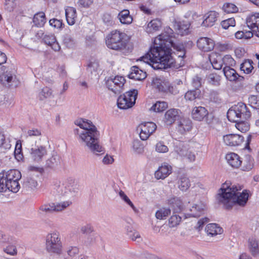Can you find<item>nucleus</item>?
Returning <instances> with one entry per match:
<instances>
[{"label": "nucleus", "instance_id": "nucleus-51", "mask_svg": "<svg viewBox=\"0 0 259 259\" xmlns=\"http://www.w3.org/2000/svg\"><path fill=\"white\" fill-rule=\"evenodd\" d=\"M249 104L252 108L259 109V96L251 95L248 98Z\"/></svg>", "mask_w": 259, "mask_h": 259}, {"label": "nucleus", "instance_id": "nucleus-46", "mask_svg": "<svg viewBox=\"0 0 259 259\" xmlns=\"http://www.w3.org/2000/svg\"><path fill=\"white\" fill-rule=\"evenodd\" d=\"M223 65L225 67L233 66L235 65L236 62L230 55H226L222 58Z\"/></svg>", "mask_w": 259, "mask_h": 259}, {"label": "nucleus", "instance_id": "nucleus-23", "mask_svg": "<svg viewBox=\"0 0 259 259\" xmlns=\"http://www.w3.org/2000/svg\"><path fill=\"white\" fill-rule=\"evenodd\" d=\"M223 72L226 78L230 81H240L243 79V77L240 76L235 70L230 67H224Z\"/></svg>", "mask_w": 259, "mask_h": 259}, {"label": "nucleus", "instance_id": "nucleus-18", "mask_svg": "<svg viewBox=\"0 0 259 259\" xmlns=\"http://www.w3.org/2000/svg\"><path fill=\"white\" fill-rule=\"evenodd\" d=\"M179 110L171 108L165 113L163 121L166 125H171L179 118Z\"/></svg>", "mask_w": 259, "mask_h": 259}, {"label": "nucleus", "instance_id": "nucleus-36", "mask_svg": "<svg viewBox=\"0 0 259 259\" xmlns=\"http://www.w3.org/2000/svg\"><path fill=\"white\" fill-rule=\"evenodd\" d=\"M209 60L213 68L217 70L221 69L223 67L222 59L215 54H211L209 55Z\"/></svg>", "mask_w": 259, "mask_h": 259}, {"label": "nucleus", "instance_id": "nucleus-24", "mask_svg": "<svg viewBox=\"0 0 259 259\" xmlns=\"http://www.w3.org/2000/svg\"><path fill=\"white\" fill-rule=\"evenodd\" d=\"M128 77L131 79L141 80L146 77V73L140 69L138 67L134 66L131 68Z\"/></svg>", "mask_w": 259, "mask_h": 259}, {"label": "nucleus", "instance_id": "nucleus-39", "mask_svg": "<svg viewBox=\"0 0 259 259\" xmlns=\"http://www.w3.org/2000/svg\"><path fill=\"white\" fill-rule=\"evenodd\" d=\"M190 24L189 22L182 21L177 24L178 33L181 35L187 34Z\"/></svg>", "mask_w": 259, "mask_h": 259}, {"label": "nucleus", "instance_id": "nucleus-45", "mask_svg": "<svg viewBox=\"0 0 259 259\" xmlns=\"http://www.w3.org/2000/svg\"><path fill=\"white\" fill-rule=\"evenodd\" d=\"M253 62L251 60H245L240 65V69L245 73L248 74L251 72L253 69Z\"/></svg>", "mask_w": 259, "mask_h": 259}, {"label": "nucleus", "instance_id": "nucleus-30", "mask_svg": "<svg viewBox=\"0 0 259 259\" xmlns=\"http://www.w3.org/2000/svg\"><path fill=\"white\" fill-rule=\"evenodd\" d=\"M248 250L253 257L259 256V244L257 240L253 238L248 240Z\"/></svg>", "mask_w": 259, "mask_h": 259}, {"label": "nucleus", "instance_id": "nucleus-47", "mask_svg": "<svg viewBox=\"0 0 259 259\" xmlns=\"http://www.w3.org/2000/svg\"><path fill=\"white\" fill-rule=\"evenodd\" d=\"M53 212H54L53 203L43 204L39 208V212L40 213H52Z\"/></svg>", "mask_w": 259, "mask_h": 259}, {"label": "nucleus", "instance_id": "nucleus-63", "mask_svg": "<svg viewBox=\"0 0 259 259\" xmlns=\"http://www.w3.org/2000/svg\"><path fill=\"white\" fill-rule=\"evenodd\" d=\"M207 222H208V219L206 218H202V219H200L197 222V225L195 227L196 229L199 231H200L202 229V227L204 225V224L206 223Z\"/></svg>", "mask_w": 259, "mask_h": 259}, {"label": "nucleus", "instance_id": "nucleus-57", "mask_svg": "<svg viewBox=\"0 0 259 259\" xmlns=\"http://www.w3.org/2000/svg\"><path fill=\"white\" fill-rule=\"evenodd\" d=\"M5 8L8 11H13L16 6V0H4Z\"/></svg>", "mask_w": 259, "mask_h": 259}, {"label": "nucleus", "instance_id": "nucleus-27", "mask_svg": "<svg viewBox=\"0 0 259 259\" xmlns=\"http://www.w3.org/2000/svg\"><path fill=\"white\" fill-rule=\"evenodd\" d=\"M226 159L229 165L234 168H238L242 163L240 156L235 153L227 154Z\"/></svg>", "mask_w": 259, "mask_h": 259}, {"label": "nucleus", "instance_id": "nucleus-25", "mask_svg": "<svg viewBox=\"0 0 259 259\" xmlns=\"http://www.w3.org/2000/svg\"><path fill=\"white\" fill-rule=\"evenodd\" d=\"M162 26L161 21L158 19L152 20L145 27V31L149 34H153L158 31Z\"/></svg>", "mask_w": 259, "mask_h": 259}, {"label": "nucleus", "instance_id": "nucleus-31", "mask_svg": "<svg viewBox=\"0 0 259 259\" xmlns=\"http://www.w3.org/2000/svg\"><path fill=\"white\" fill-rule=\"evenodd\" d=\"M15 79V76L10 72L7 71L0 76L1 82L5 86H11Z\"/></svg>", "mask_w": 259, "mask_h": 259}, {"label": "nucleus", "instance_id": "nucleus-58", "mask_svg": "<svg viewBox=\"0 0 259 259\" xmlns=\"http://www.w3.org/2000/svg\"><path fill=\"white\" fill-rule=\"evenodd\" d=\"M192 85L195 89H199L202 85V78L198 76H195L192 79Z\"/></svg>", "mask_w": 259, "mask_h": 259}, {"label": "nucleus", "instance_id": "nucleus-2", "mask_svg": "<svg viewBox=\"0 0 259 259\" xmlns=\"http://www.w3.org/2000/svg\"><path fill=\"white\" fill-rule=\"evenodd\" d=\"M242 189L241 186H228L227 184H224L220 189L219 193V200L226 208L229 209L234 205L238 204L244 206L248 199V193L246 190L242 192H238Z\"/></svg>", "mask_w": 259, "mask_h": 259}, {"label": "nucleus", "instance_id": "nucleus-53", "mask_svg": "<svg viewBox=\"0 0 259 259\" xmlns=\"http://www.w3.org/2000/svg\"><path fill=\"white\" fill-rule=\"evenodd\" d=\"M235 24L236 22L233 18L227 19L222 21L221 22L222 27L225 29H227L230 27H234L235 26Z\"/></svg>", "mask_w": 259, "mask_h": 259}, {"label": "nucleus", "instance_id": "nucleus-38", "mask_svg": "<svg viewBox=\"0 0 259 259\" xmlns=\"http://www.w3.org/2000/svg\"><path fill=\"white\" fill-rule=\"evenodd\" d=\"M171 209L162 207L157 210L155 212V217L158 220H165L170 214Z\"/></svg>", "mask_w": 259, "mask_h": 259}, {"label": "nucleus", "instance_id": "nucleus-41", "mask_svg": "<svg viewBox=\"0 0 259 259\" xmlns=\"http://www.w3.org/2000/svg\"><path fill=\"white\" fill-rule=\"evenodd\" d=\"M189 150V148L187 145H184L183 143L181 142H179L175 148L176 152L182 157L187 156Z\"/></svg>", "mask_w": 259, "mask_h": 259}, {"label": "nucleus", "instance_id": "nucleus-7", "mask_svg": "<svg viewBox=\"0 0 259 259\" xmlns=\"http://www.w3.org/2000/svg\"><path fill=\"white\" fill-rule=\"evenodd\" d=\"M46 249L50 254L59 255L62 253L63 244L60 233L53 231L46 237Z\"/></svg>", "mask_w": 259, "mask_h": 259}, {"label": "nucleus", "instance_id": "nucleus-60", "mask_svg": "<svg viewBox=\"0 0 259 259\" xmlns=\"http://www.w3.org/2000/svg\"><path fill=\"white\" fill-rule=\"evenodd\" d=\"M50 25L55 28H60L62 25V21L57 19H52L49 21Z\"/></svg>", "mask_w": 259, "mask_h": 259}, {"label": "nucleus", "instance_id": "nucleus-8", "mask_svg": "<svg viewBox=\"0 0 259 259\" xmlns=\"http://www.w3.org/2000/svg\"><path fill=\"white\" fill-rule=\"evenodd\" d=\"M251 115L246 105L242 102L238 103L229 109L227 117L229 120L237 122L240 120H246Z\"/></svg>", "mask_w": 259, "mask_h": 259}, {"label": "nucleus", "instance_id": "nucleus-50", "mask_svg": "<svg viewBox=\"0 0 259 259\" xmlns=\"http://www.w3.org/2000/svg\"><path fill=\"white\" fill-rule=\"evenodd\" d=\"M221 77L215 73L209 74L208 77V80L209 83L214 85H219L220 83Z\"/></svg>", "mask_w": 259, "mask_h": 259}, {"label": "nucleus", "instance_id": "nucleus-21", "mask_svg": "<svg viewBox=\"0 0 259 259\" xmlns=\"http://www.w3.org/2000/svg\"><path fill=\"white\" fill-rule=\"evenodd\" d=\"M205 231L208 236L214 237L218 235L222 234L223 233V229L218 224L211 223L205 227Z\"/></svg>", "mask_w": 259, "mask_h": 259}, {"label": "nucleus", "instance_id": "nucleus-44", "mask_svg": "<svg viewBox=\"0 0 259 259\" xmlns=\"http://www.w3.org/2000/svg\"><path fill=\"white\" fill-rule=\"evenodd\" d=\"M132 149L135 154H142L144 152V146L140 141L136 140L133 142Z\"/></svg>", "mask_w": 259, "mask_h": 259}, {"label": "nucleus", "instance_id": "nucleus-32", "mask_svg": "<svg viewBox=\"0 0 259 259\" xmlns=\"http://www.w3.org/2000/svg\"><path fill=\"white\" fill-rule=\"evenodd\" d=\"M178 188L182 192H186L191 186L189 179L185 176L180 177L177 182Z\"/></svg>", "mask_w": 259, "mask_h": 259}, {"label": "nucleus", "instance_id": "nucleus-12", "mask_svg": "<svg viewBox=\"0 0 259 259\" xmlns=\"http://www.w3.org/2000/svg\"><path fill=\"white\" fill-rule=\"evenodd\" d=\"M215 42L213 39L207 37H201L197 41V47L199 50L204 52L212 51Z\"/></svg>", "mask_w": 259, "mask_h": 259}, {"label": "nucleus", "instance_id": "nucleus-17", "mask_svg": "<svg viewBox=\"0 0 259 259\" xmlns=\"http://www.w3.org/2000/svg\"><path fill=\"white\" fill-rule=\"evenodd\" d=\"M219 14L214 11L206 13L204 16V20L201 23L203 27H211L213 26L218 20Z\"/></svg>", "mask_w": 259, "mask_h": 259}, {"label": "nucleus", "instance_id": "nucleus-9", "mask_svg": "<svg viewBox=\"0 0 259 259\" xmlns=\"http://www.w3.org/2000/svg\"><path fill=\"white\" fill-rule=\"evenodd\" d=\"M137 95L138 91L134 89L120 96L117 102L118 108L127 109L132 107L135 104Z\"/></svg>", "mask_w": 259, "mask_h": 259}, {"label": "nucleus", "instance_id": "nucleus-5", "mask_svg": "<svg viewBox=\"0 0 259 259\" xmlns=\"http://www.w3.org/2000/svg\"><path fill=\"white\" fill-rule=\"evenodd\" d=\"M125 34L118 30L112 31L106 37V44L110 49L126 54L131 52L132 47L125 38Z\"/></svg>", "mask_w": 259, "mask_h": 259}, {"label": "nucleus", "instance_id": "nucleus-22", "mask_svg": "<svg viewBox=\"0 0 259 259\" xmlns=\"http://www.w3.org/2000/svg\"><path fill=\"white\" fill-rule=\"evenodd\" d=\"M42 39L44 43L51 47L54 51L58 52L60 50L61 47L54 34H46Z\"/></svg>", "mask_w": 259, "mask_h": 259}, {"label": "nucleus", "instance_id": "nucleus-33", "mask_svg": "<svg viewBox=\"0 0 259 259\" xmlns=\"http://www.w3.org/2000/svg\"><path fill=\"white\" fill-rule=\"evenodd\" d=\"M65 15L68 24L73 25L76 18V10L73 7H67L65 9Z\"/></svg>", "mask_w": 259, "mask_h": 259}, {"label": "nucleus", "instance_id": "nucleus-10", "mask_svg": "<svg viewBox=\"0 0 259 259\" xmlns=\"http://www.w3.org/2000/svg\"><path fill=\"white\" fill-rule=\"evenodd\" d=\"M125 80L123 76H116L108 78L106 81L107 88L115 94H120L123 89Z\"/></svg>", "mask_w": 259, "mask_h": 259}, {"label": "nucleus", "instance_id": "nucleus-13", "mask_svg": "<svg viewBox=\"0 0 259 259\" xmlns=\"http://www.w3.org/2000/svg\"><path fill=\"white\" fill-rule=\"evenodd\" d=\"M47 153L46 147L43 146L31 148L29 150L30 158L37 162L41 161L43 157L47 155Z\"/></svg>", "mask_w": 259, "mask_h": 259}, {"label": "nucleus", "instance_id": "nucleus-61", "mask_svg": "<svg viewBox=\"0 0 259 259\" xmlns=\"http://www.w3.org/2000/svg\"><path fill=\"white\" fill-rule=\"evenodd\" d=\"M64 43L69 48L73 47L76 44V41L71 36H66L64 39Z\"/></svg>", "mask_w": 259, "mask_h": 259}, {"label": "nucleus", "instance_id": "nucleus-48", "mask_svg": "<svg viewBox=\"0 0 259 259\" xmlns=\"http://www.w3.org/2000/svg\"><path fill=\"white\" fill-rule=\"evenodd\" d=\"M243 120H240L236 122V128L241 132L242 133L246 132L249 129V125L247 122L243 121Z\"/></svg>", "mask_w": 259, "mask_h": 259}, {"label": "nucleus", "instance_id": "nucleus-19", "mask_svg": "<svg viewBox=\"0 0 259 259\" xmlns=\"http://www.w3.org/2000/svg\"><path fill=\"white\" fill-rule=\"evenodd\" d=\"M172 171L171 166L167 163H163L155 172L156 179H164L169 176Z\"/></svg>", "mask_w": 259, "mask_h": 259}, {"label": "nucleus", "instance_id": "nucleus-35", "mask_svg": "<svg viewBox=\"0 0 259 259\" xmlns=\"http://www.w3.org/2000/svg\"><path fill=\"white\" fill-rule=\"evenodd\" d=\"M60 157L56 152H53L52 156L46 161V166L50 168H54L60 163Z\"/></svg>", "mask_w": 259, "mask_h": 259}, {"label": "nucleus", "instance_id": "nucleus-4", "mask_svg": "<svg viewBox=\"0 0 259 259\" xmlns=\"http://www.w3.org/2000/svg\"><path fill=\"white\" fill-rule=\"evenodd\" d=\"M21 172L17 169H10L0 172V192L7 190L14 193L17 192L20 186L19 181L21 178Z\"/></svg>", "mask_w": 259, "mask_h": 259}, {"label": "nucleus", "instance_id": "nucleus-15", "mask_svg": "<svg viewBox=\"0 0 259 259\" xmlns=\"http://www.w3.org/2000/svg\"><path fill=\"white\" fill-rule=\"evenodd\" d=\"M167 203L172 210L174 213L181 212L184 210V203L180 197H171L167 200Z\"/></svg>", "mask_w": 259, "mask_h": 259}, {"label": "nucleus", "instance_id": "nucleus-55", "mask_svg": "<svg viewBox=\"0 0 259 259\" xmlns=\"http://www.w3.org/2000/svg\"><path fill=\"white\" fill-rule=\"evenodd\" d=\"M23 186L26 188L33 189L37 187V182L31 178H27L24 182Z\"/></svg>", "mask_w": 259, "mask_h": 259}, {"label": "nucleus", "instance_id": "nucleus-54", "mask_svg": "<svg viewBox=\"0 0 259 259\" xmlns=\"http://www.w3.org/2000/svg\"><path fill=\"white\" fill-rule=\"evenodd\" d=\"M52 93L53 92L51 89L48 87L44 88L39 93V98L43 100L46 98L51 97L52 96Z\"/></svg>", "mask_w": 259, "mask_h": 259}, {"label": "nucleus", "instance_id": "nucleus-3", "mask_svg": "<svg viewBox=\"0 0 259 259\" xmlns=\"http://www.w3.org/2000/svg\"><path fill=\"white\" fill-rule=\"evenodd\" d=\"M98 131L93 122L87 119H82V141L94 153H104V148L100 145Z\"/></svg>", "mask_w": 259, "mask_h": 259}, {"label": "nucleus", "instance_id": "nucleus-14", "mask_svg": "<svg viewBox=\"0 0 259 259\" xmlns=\"http://www.w3.org/2000/svg\"><path fill=\"white\" fill-rule=\"evenodd\" d=\"M223 141L226 145L238 146L244 141V138L242 136L238 134H228L224 136Z\"/></svg>", "mask_w": 259, "mask_h": 259}, {"label": "nucleus", "instance_id": "nucleus-64", "mask_svg": "<svg viewBox=\"0 0 259 259\" xmlns=\"http://www.w3.org/2000/svg\"><path fill=\"white\" fill-rule=\"evenodd\" d=\"M128 235L132 240L139 241L141 240L139 233L137 231L131 232L128 234Z\"/></svg>", "mask_w": 259, "mask_h": 259}, {"label": "nucleus", "instance_id": "nucleus-42", "mask_svg": "<svg viewBox=\"0 0 259 259\" xmlns=\"http://www.w3.org/2000/svg\"><path fill=\"white\" fill-rule=\"evenodd\" d=\"M168 107V104L164 101H157L150 108V110L155 112H161Z\"/></svg>", "mask_w": 259, "mask_h": 259}, {"label": "nucleus", "instance_id": "nucleus-49", "mask_svg": "<svg viewBox=\"0 0 259 259\" xmlns=\"http://www.w3.org/2000/svg\"><path fill=\"white\" fill-rule=\"evenodd\" d=\"M119 195L120 198L124 201V202L127 205H128L133 209L134 211H136L137 209L134 206L133 202L131 201L127 196L122 191H120L119 192Z\"/></svg>", "mask_w": 259, "mask_h": 259}, {"label": "nucleus", "instance_id": "nucleus-16", "mask_svg": "<svg viewBox=\"0 0 259 259\" xmlns=\"http://www.w3.org/2000/svg\"><path fill=\"white\" fill-rule=\"evenodd\" d=\"M191 114L194 120L201 121L208 115V111L204 107L195 106L192 109Z\"/></svg>", "mask_w": 259, "mask_h": 259}, {"label": "nucleus", "instance_id": "nucleus-1", "mask_svg": "<svg viewBox=\"0 0 259 259\" xmlns=\"http://www.w3.org/2000/svg\"><path fill=\"white\" fill-rule=\"evenodd\" d=\"M172 31L170 28H166L164 32L155 38L153 47L150 51L137 61L150 65L154 69L175 67L176 62L171 56L172 47L178 52L179 65L183 66L184 62L182 58L185 57V48L183 43L174 41Z\"/></svg>", "mask_w": 259, "mask_h": 259}, {"label": "nucleus", "instance_id": "nucleus-43", "mask_svg": "<svg viewBox=\"0 0 259 259\" xmlns=\"http://www.w3.org/2000/svg\"><path fill=\"white\" fill-rule=\"evenodd\" d=\"M72 204L70 201H65L58 203H53L54 212H61L66 209Z\"/></svg>", "mask_w": 259, "mask_h": 259}, {"label": "nucleus", "instance_id": "nucleus-34", "mask_svg": "<svg viewBox=\"0 0 259 259\" xmlns=\"http://www.w3.org/2000/svg\"><path fill=\"white\" fill-rule=\"evenodd\" d=\"M202 97L201 92L199 89L189 90L185 95V99L190 101L195 99H200Z\"/></svg>", "mask_w": 259, "mask_h": 259}, {"label": "nucleus", "instance_id": "nucleus-20", "mask_svg": "<svg viewBox=\"0 0 259 259\" xmlns=\"http://www.w3.org/2000/svg\"><path fill=\"white\" fill-rule=\"evenodd\" d=\"M168 81L163 77L153 78L151 85L153 88L158 90L159 92H166L168 89L167 86Z\"/></svg>", "mask_w": 259, "mask_h": 259}, {"label": "nucleus", "instance_id": "nucleus-52", "mask_svg": "<svg viewBox=\"0 0 259 259\" xmlns=\"http://www.w3.org/2000/svg\"><path fill=\"white\" fill-rule=\"evenodd\" d=\"M224 10L228 13H236L238 12V8L234 4L227 3L223 6Z\"/></svg>", "mask_w": 259, "mask_h": 259}, {"label": "nucleus", "instance_id": "nucleus-37", "mask_svg": "<svg viewBox=\"0 0 259 259\" xmlns=\"http://www.w3.org/2000/svg\"><path fill=\"white\" fill-rule=\"evenodd\" d=\"M34 25L37 27H42L46 22L45 14L44 12H39L34 15L33 18Z\"/></svg>", "mask_w": 259, "mask_h": 259}, {"label": "nucleus", "instance_id": "nucleus-59", "mask_svg": "<svg viewBox=\"0 0 259 259\" xmlns=\"http://www.w3.org/2000/svg\"><path fill=\"white\" fill-rule=\"evenodd\" d=\"M94 231V228L90 224H86L82 227V234H90Z\"/></svg>", "mask_w": 259, "mask_h": 259}, {"label": "nucleus", "instance_id": "nucleus-26", "mask_svg": "<svg viewBox=\"0 0 259 259\" xmlns=\"http://www.w3.org/2000/svg\"><path fill=\"white\" fill-rule=\"evenodd\" d=\"M205 208V205L201 202L195 204L190 208V212L187 213V215L192 217H198L203 213Z\"/></svg>", "mask_w": 259, "mask_h": 259}, {"label": "nucleus", "instance_id": "nucleus-62", "mask_svg": "<svg viewBox=\"0 0 259 259\" xmlns=\"http://www.w3.org/2000/svg\"><path fill=\"white\" fill-rule=\"evenodd\" d=\"M98 67L99 64L96 61H90L87 64V68L91 72L93 71H96Z\"/></svg>", "mask_w": 259, "mask_h": 259}, {"label": "nucleus", "instance_id": "nucleus-11", "mask_svg": "<svg viewBox=\"0 0 259 259\" xmlns=\"http://www.w3.org/2000/svg\"><path fill=\"white\" fill-rule=\"evenodd\" d=\"M157 127L155 123L153 122L142 123L138 128L137 131L139 132V136L143 141L146 140L149 136L155 132Z\"/></svg>", "mask_w": 259, "mask_h": 259}, {"label": "nucleus", "instance_id": "nucleus-40", "mask_svg": "<svg viewBox=\"0 0 259 259\" xmlns=\"http://www.w3.org/2000/svg\"><path fill=\"white\" fill-rule=\"evenodd\" d=\"M182 217L178 214H173L168 220V226L170 228H177L182 222Z\"/></svg>", "mask_w": 259, "mask_h": 259}, {"label": "nucleus", "instance_id": "nucleus-28", "mask_svg": "<svg viewBox=\"0 0 259 259\" xmlns=\"http://www.w3.org/2000/svg\"><path fill=\"white\" fill-rule=\"evenodd\" d=\"M177 128L181 134L189 131L192 128V121L189 119H181L179 121Z\"/></svg>", "mask_w": 259, "mask_h": 259}, {"label": "nucleus", "instance_id": "nucleus-56", "mask_svg": "<svg viewBox=\"0 0 259 259\" xmlns=\"http://www.w3.org/2000/svg\"><path fill=\"white\" fill-rule=\"evenodd\" d=\"M155 151L158 153H164L168 151V148L163 142L160 141L155 145Z\"/></svg>", "mask_w": 259, "mask_h": 259}, {"label": "nucleus", "instance_id": "nucleus-6", "mask_svg": "<svg viewBox=\"0 0 259 259\" xmlns=\"http://www.w3.org/2000/svg\"><path fill=\"white\" fill-rule=\"evenodd\" d=\"M246 24L252 31H238L235 34V37L237 39H248L252 37L253 34L259 37V14H255L248 17L246 19Z\"/></svg>", "mask_w": 259, "mask_h": 259}, {"label": "nucleus", "instance_id": "nucleus-29", "mask_svg": "<svg viewBox=\"0 0 259 259\" xmlns=\"http://www.w3.org/2000/svg\"><path fill=\"white\" fill-rule=\"evenodd\" d=\"M119 21L123 24H130L133 22V17L130 14L128 10H123L119 12L118 15Z\"/></svg>", "mask_w": 259, "mask_h": 259}]
</instances>
